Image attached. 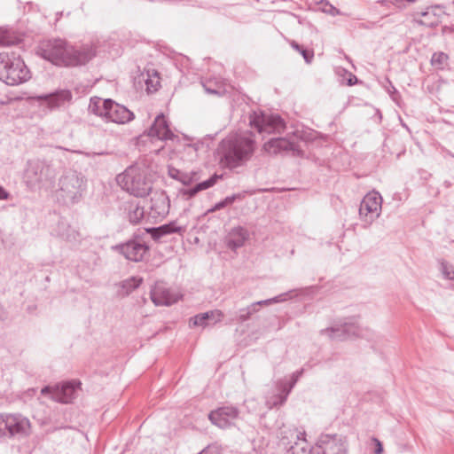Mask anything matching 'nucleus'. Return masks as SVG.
<instances>
[{
  "instance_id": "nucleus-31",
  "label": "nucleus",
  "mask_w": 454,
  "mask_h": 454,
  "mask_svg": "<svg viewBox=\"0 0 454 454\" xmlns=\"http://www.w3.org/2000/svg\"><path fill=\"white\" fill-rule=\"evenodd\" d=\"M144 207H139L138 205L129 206L128 218L131 223L137 224L140 223V221L144 218Z\"/></svg>"
},
{
  "instance_id": "nucleus-6",
  "label": "nucleus",
  "mask_w": 454,
  "mask_h": 454,
  "mask_svg": "<svg viewBox=\"0 0 454 454\" xmlns=\"http://www.w3.org/2000/svg\"><path fill=\"white\" fill-rule=\"evenodd\" d=\"M56 176V169L49 161L34 159L27 161L25 178L31 185L50 183Z\"/></svg>"
},
{
  "instance_id": "nucleus-10",
  "label": "nucleus",
  "mask_w": 454,
  "mask_h": 454,
  "mask_svg": "<svg viewBox=\"0 0 454 454\" xmlns=\"http://www.w3.org/2000/svg\"><path fill=\"white\" fill-rule=\"evenodd\" d=\"M249 122L259 133H281L286 129L284 121L278 115L254 113Z\"/></svg>"
},
{
  "instance_id": "nucleus-39",
  "label": "nucleus",
  "mask_w": 454,
  "mask_h": 454,
  "mask_svg": "<svg viewBox=\"0 0 454 454\" xmlns=\"http://www.w3.org/2000/svg\"><path fill=\"white\" fill-rule=\"evenodd\" d=\"M302 372H303V370H300V371H297V372L293 373L292 378H291V381L289 382V387H288V389H287V394H290V392L292 391L293 387L297 383L299 378L301 376Z\"/></svg>"
},
{
  "instance_id": "nucleus-54",
  "label": "nucleus",
  "mask_w": 454,
  "mask_h": 454,
  "mask_svg": "<svg viewBox=\"0 0 454 454\" xmlns=\"http://www.w3.org/2000/svg\"><path fill=\"white\" fill-rule=\"evenodd\" d=\"M309 454H313L311 451Z\"/></svg>"
},
{
  "instance_id": "nucleus-44",
  "label": "nucleus",
  "mask_w": 454,
  "mask_h": 454,
  "mask_svg": "<svg viewBox=\"0 0 454 454\" xmlns=\"http://www.w3.org/2000/svg\"><path fill=\"white\" fill-rule=\"evenodd\" d=\"M9 197V193L0 186V200H6Z\"/></svg>"
},
{
  "instance_id": "nucleus-35",
  "label": "nucleus",
  "mask_w": 454,
  "mask_h": 454,
  "mask_svg": "<svg viewBox=\"0 0 454 454\" xmlns=\"http://www.w3.org/2000/svg\"><path fill=\"white\" fill-rule=\"evenodd\" d=\"M142 283V278L137 277H132L122 282V288L125 289L126 293L129 294L137 288Z\"/></svg>"
},
{
  "instance_id": "nucleus-16",
  "label": "nucleus",
  "mask_w": 454,
  "mask_h": 454,
  "mask_svg": "<svg viewBox=\"0 0 454 454\" xmlns=\"http://www.w3.org/2000/svg\"><path fill=\"white\" fill-rule=\"evenodd\" d=\"M152 301L156 306H169L179 300V295L173 293L162 282L156 283L151 290Z\"/></svg>"
},
{
  "instance_id": "nucleus-27",
  "label": "nucleus",
  "mask_w": 454,
  "mask_h": 454,
  "mask_svg": "<svg viewBox=\"0 0 454 454\" xmlns=\"http://www.w3.org/2000/svg\"><path fill=\"white\" fill-rule=\"evenodd\" d=\"M207 93L216 96H223L227 92L226 84L219 79H209L202 83Z\"/></svg>"
},
{
  "instance_id": "nucleus-25",
  "label": "nucleus",
  "mask_w": 454,
  "mask_h": 454,
  "mask_svg": "<svg viewBox=\"0 0 454 454\" xmlns=\"http://www.w3.org/2000/svg\"><path fill=\"white\" fill-rule=\"evenodd\" d=\"M57 235L70 243L79 242L81 239L80 233L65 222L59 223Z\"/></svg>"
},
{
  "instance_id": "nucleus-26",
  "label": "nucleus",
  "mask_w": 454,
  "mask_h": 454,
  "mask_svg": "<svg viewBox=\"0 0 454 454\" xmlns=\"http://www.w3.org/2000/svg\"><path fill=\"white\" fill-rule=\"evenodd\" d=\"M111 99H102L98 97L91 98L90 100L88 110L90 114L106 119L108 105Z\"/></svg>"
},
{
  "instance_id": "nucleus-17",
  "label": "nucleus",
  "mask_w": 454,
  "mask_h": 454,
  "mask_svg": "<svg viewBox=\"0 0 454 454\" xmlns=\"http://www.w3.org/2000/svg\"><path fill=\"white\" fill-rule=\"evenodd\" d=\"M322 449V452L318 454H347V447L340 436L323 435L317 443Z\"/></svg>"
},
{
  "instance_id": "nucleus-4",
  "label": "nucleus",
  "mask_w": 454,
  "mask_h": 454,
  "mask_svg": "<svg viewBox=\"0 0 454 454\" xmlns=\"http://www.w3.org/2000/svg\"><path fill=\"white\" fill-rule=\"evenodd\" d=\"M30 71L23 59L14 54L0 53V80L7 85L14 86L27 82Z\"/></svg>"
},
{
  "instance_id": "nucleus-42",
  "label": "nucleus",
  "mask_w": 454,
  "mask_h": 454,
  "mask_svg": "<svg viewBox=\"0 0 454 454\" xmlns=\"http://www.w3.org/2000/svg\"><path fill=\"white\" fill-rule=\"evenodd\" d=\"M372 441L376 444V448L374 450V453L375 454H382V452H383L382 443L377 438H373Z\"/></svg>"
},
{
  "instance_id": "nucleus-29",
  "label": "nucleus",
  "mask_w": 454,
  "mask_h": 454,
  "mask_svg": "<svg viewBox=\"0 0 454 454\" xmlns=\"http://www.w3.org/2000/svg\"><path fill=\"white\" fill-rule=\"evenodd\" d=\"M415 20L427 27H434L439 23V19L434 12L433 8H427L425 12L417 13Z\"/></svg>"
},
{
  "instance_id": "nucleus-1",
  "label": "nucleus",
  "mask_w": 454,
  "mask_h": 454,
  "mask_svg": "<svg viewBox=\"0 0 454 454\" xmlns=\"http://www.w3.org/2000/svg\"><path fill=\"white\" fill-rule=\"evenodd\" d=\"M37 53L57 66L80 67L94 58L96 51L90 44L74 46L65 40L52 39L42 42Z\"/></svg>"
},
{
  "instance_id": "nucleus-28",
  "label": "nucleus",
  "mask_w": 454,
  "mask_h": 454,
  "mask_svg": "<svg viewBox=\"0 0 454 454\" xmlns=\"http://www.w3.org/2000/svg\"><path fill=\"white\" fill-rule=\"evenodd\" d=\"M219 178V176L214 175L207 180L200 182L192 188L184 190L183 193L184 195H186L188 198H192L195 196L199 192L212 187Z\"/></svg>"
},
{
  "instance_id": "nucleus-32",
  "label": "nucleus",
  "mask_w": 454,
  "mask_h": 454,
  "mask_svg": "<svg viewBox=\"0 0 454 454\" xmlns=\"http://www.w3.org/2000/svg\"><path fill=\"white\" fill-rule=\"evenodd\" d=\"M242 195L240 193L233 194L231 196L226 197L222 201L216 203L213 207L207 210L208 213L215 212L220 210L227 206L231 205L236 200L242 199Z\"/></svg>"
},
{
  "instance_id": "nucleus-33",
  "label": "nucleus",
  "mask_w": 454,
  "mask_h": 454,
  "mask_svg": "<svg viewBox=\"0 0 454 454\" xmlns=\"http://www.w3.org/2000/svg\"><path fill=\"white\" fill-rule=\"evenodd\" d=\"M449 57L443 52H435L431 58V64L433 67L438 69H443L447 65Z\"/></svg>"
},
{
  "instance_id": "nucleus-45",
  "label": "nucleus",
  "mask_w": 454,
  "mask_h": 454,
  "mask_svg": "<svg viewBox=\"0 0 454 454\" xmlns=\"http://www.w3.org/2000/svg\"><path fill=\"white\" fill-rule=\"evenodd\" d=\"M288 387H289V383L288 384L281 383V385H280L281 393L280 394H286V390L288 389Z\"/></svg>"
},
{
  "instance_id": "nucleus-38",
  "label": "nucleus",
  "mask_w": 454,
  "mask_h": 454,
  "mask_svg": "<svg viewBox=\"0 0 454 454\" xmlns=\"http://www.w3.org/2000/svg\"><path fill=\"white\" fill-rule=\"evenodd\" d=\"M285 300H286V294H279V295L275 296L270 299L256 301L255 303L257 306H268V305H271L273 303L281 302Z\"/></svg>"
},
{
  "instance_id": "nucleus-21",
  "label": "nucleus",
  "mask_w": 454,
  "mask_h": 454,
  "mask_svg": "<svg viewBox=\"0 0 454 454\" xmlns=\"http://www.w3.org/2000/svg\"><path fill=\"white\" fill-rule=\"evenodd\" d=\"M39 98L45 100L51 108H54L70 101L72 94L68 90H60L51 94L40 96Z\"/></svg>"
},
{
  "instance_id": "nucleus-34",
  "label": "nucleus",
  "mask_w": 454,
  "mask_h": 454,
  "mask_svg": "<svg viewBox=\"0 0 454 454\" xmlns=\"http://www.w3.org/2000/svg\"><path fill=\"white\" fill-rule=\"evenodd\" d=\"M146 84V90L149 92L156 91L160 86V78L158 76V73L153 71V76L151 77L150 74H147V78L145 80Z\"/></svg>"
},
{
  "instance_id": "nucleus-22",
  "label": "nucleus",
  "mask_w": 454,
  "mask_h": 454,
  "mask_svg": "<svg viewBox=\"0 0 454 454\" xmlns=\"http://www.w3.org/2000/svg\"><path fill=\"white\" fill-rule=\"evenodd\" d=\"M184 231V227L177 226L176 222H171L156 228L147 229V231L151 234L154 240H160L166 235L172 233H181Z\"/></svg>"
},
{
  "instance_id": "nucleus-5",
  "label": "nucleus",
  "mask_w": 454,
  "mask_h": 454,
  "mask_svg": "<svg viewBox=\"0 0 454 454\" xmlns=\"http://www.w3.org/2000/svg\"><path fill=\"white\" fill-rule=\"evenodd\" d=\"M121 189L136 197H145L152 190V183L145 171L138 166H130L116 177Z\"/></svg>"
},
{
  "instance_id": "nucleus-9",
  "label": "nucleus",
  "mask_w": 454,
  "mask_h": 454,
  "mask_svg": "<svg viewBox=\"0 0 454 454\" xmlns=\"http://www.w3.org/2000/svg\"><path fill=\"white\" fill-rule=\"evenodd\" d=\"M263 150L270 154L277 153H292L294 156H301L298 137L295 133L290 137H275L270 139L263 145Z\"/></svg>"
},
{
  "instance_id": "nucleus-43",
  "label": "nucleus",
  "mask_w": 454,
  "mask_h": 454,
  "mask_svg": "<svg viewBox=\"0 0 454 454\" xmlns=\"http://www.w3.org/2000/svg\"><path fill=\"white\" fill-rule=\"evenodd\" d=\"M258 306L256 305L255 302L252 303L251 305H249L248 307L246 308V310L247 312H249V315L252 316L254 313H256L258 312Z\"/></svg>"
},
{
  "instance_id": "nucleus-8",
  "label": "nucleus",
  "mask_w": 454,
  "mask_h": 454,
  "mask_svg": "<svg viewBox=\"0 0 454 454\" xmlns=\"http://www.w3.org/2000/svg\"><path fill=\"white\" fill-rule=\"evenodd\" d=\"M0 424L6 435L10 437L27 435L31 427L29 419L19 413L1 414Z\"/></svg>"
},
{
  "instance_id": "nucleus-24",
  "label": "nucleus",
  "mask_w": 454,
  "mask_h": 454,
  "mask_svg": "<svg viewBox=\"0 0 454 454\" xmlns=\"http://www.w3.org/2000/svg\"><path fill=\"white\" fill-rule=\"evenodd\" d=\"M151 209L159 216H164L169 210V200L164 192L155 194L151 200Z\"/></svg>"
},
{
  "instance_id": "nucleus-11",
  "label": "nucleus",
  "mask_w": 454,
  "mask_h": 454,
  "mask_svg": "<svg viewBox=\"0 0 454 454\" xmlns=\"http://www.w3.org/2000/svg\"><path fill=\"white\" fill-rule=\"evenodd\" d=\"M113 249L122 254L127 260L141 262L147 254L149 247L140 239H130L113 247Z\"/></svg>"
},
{
  "instance_id": "nucleus-7",
  "label": "nucleus",
  "mask_w": 454,
  "mask_h": 454,
  "mask_svg": "<svg viewBox=\"0 0 454 454\" xmlns=\"http://www.w3.org/2000/svg\"><path fill=\"white\" fill-rule=\"evenodd\" d=\"M382 197L377 192L367 193L361 201L359 215L364 227H369L380 215Z\"/></svg>"
},
{
  "instance_id": "nucleus-30",
  "label": "nucleus",
  "mask_w": 454,
  "mask_h": 454,
  "mask_svg": "<svg viewBox=\"0 0 454 454\" xmlns=\"http://www.w3.org/2000/svg\"><path fill=\"white\" fill-rule=\"evenodd\" d=\"M19 37L12 31L8 29L0 30V45L1 46H12L19 43Z\"/></svg>"
},
{
  "instance_id": "nucleus-18",
  "label": "nucleus",
  "mask_w": 454,
  "mask_h": 454,
  "mask_svg": "<svg viewBox=\"0 0 454 454\" xmlns=\"http://www.w3.org/2000/svg\"><path fill=\"white\" fill-rule=\"evenodd\" d=\"M134 118V114L126 106L111 99V104L108 105L106 112V120L117 124H125L132 121Z\"/></svg>"
},
{
  "instance_id": "nucleus-23",
  "label": "nucleus",
  "mask_w": 454,
  "mask_h": 454,
  "mask_svg": "<svg viewBox=\"0 0 454 454\" xmlns=\"http://www.w3.org/2000/svg\"><path fill=\"white\" fill-rule=\"evenodd\" d=\"M248 234L247 230L242 227H237L231 231L229 235L226 238V244L229 248L231 250H236L239 247H241L246 239H247Z\"/></svg>"
},
{
  "instance_id": "nucleus-3",
  "label": "nucleus",
  "mask_w": 454,
  "mask_h": 454,
  "mask_svg": "<svg viewBox=\"0 0 454 454\" xmlns=\"http://www.w3.org/2000/svg\"><path fill=\"white\" fill-rule=\"evenodd\" d=\"M86 187L84 176L74 170L65 172L59 179L55 190L57 200L64 205H73L80 201Z\"/></svg>"
},
{
  "instance_id": "nucleus-52",
  "label": "nucleus",
  "mask_w": 454,
  "mask_h": 454,
  "mask_svg": "<svg viewBox=\"0 0 454 454\" xmlns=\"http://www.w3.org/2000/svg\"><path fill=\"white\" fill-rule=\"evenodd\" d=\"M388 2H389L388 0H381V1H380V3H381L382 4H385L386 3H388Z\"/></svg>"
},
{
  "instance_id": "nucleus-53",
  "label": "nucleus",
  "mask_w": 454,
  "mask_h": 454,
  "mask_svg": "<svg viewBox=\"0 0 454 454\" xmlns=\"http://www.w3.org/2000/svg\"><path fill=\"white\" fill-rule=\"evenodd\" d=\"M301 450H302V451H305V450H306V448H305V447H301Z\"/></svg>"
},
{
  "instance_id": "nucleus-48",
  "label": "nucleus",
  "mask_w": 454,
  "mask_h": 454,
  "mask_svg": "<svg viewBox=\"0 0 454 454\" xmlns=\"http://www.w3.org/2000/svg\"><path fill=\"white\" fill-rule=\"evenodd\" d=\"M291 46H292L294 50H296L297 48H299L300 44H298L296 42L293 41V42L291 43Z\"/></svg>"
},
{
  "instance_id": "nucleus-12",
  "label": "nucleus",
  "mask_w": 454,
  "mask_h": 454,
  "mask_svg": "<svg viewBox=\"0 0 454 454\" xmlns=\"http://www.w3.org/2000/svg\"><path fill=\"white\" fill-rule=\"evenodd\" d=\"M80 382H67L61 386L44 387L41 390V394L43 395H49L54 401L68 403L75 397L76 388L80 386Z\"/></svg>"
},
{
  "instance_id": "nucleus-20",
  "label": "nucleus",
  "mask_w": 454,
  "mask_h": 454,
  "mask_svg": "<svg viewBox=\"0 0 454 454\" xmlns=\"http://www.w3.org/2000/svg\"><path fill=\"white\" fill-rule=\"evenodd\" d=\"M224 314L220 309L209 310L205 313L198 314L190 318V326H202L206 327L210 324L220 322Z\"/></svg>"
},
{
  "instance_id": "nucleus-15",
  "label": "nucleus",
  "mask_w": 454,
  "mask_h": 454,
  "mask_svg": "<svg viewBox=\"0 0 454 454\" xmlns=\"http://www.w3.org/2000/svg\"><path fill=\"white\" fill-rule=\"evenodd\" d=\"M305 431H300L294 427L283 426L279 428L278 437L279 444L283 446L287 452L293 451L294 445H297L300 441L307 442Z\"/></svg>"
},
{
  "instance_id": "nucleus-41",
  "label": "nucleus",
  "mask_w": 454,
  "mask_h": 454,
  "mask_svg": "<svg viewBox=\"0 0 454 454\" xmlns=\"http://www.w3.org/2000/svg\"><path fill=\"white\" fill-rule=\"evenodd\" d=\"M301 54L304 58L305 61L309 64L314 58V52L306 49L301 50Z\"/></svg>"
},
{
  "instance_id": "nucleus-50",
  "label": "nucleus",
  "mask_w": 454,
  "mask_h": 454,
  "mask_svg": "<svg viewBox=\"0 0 454 454\" xmlns=\"http://www.w3.org/2000/svg\"><path fill=\"white\" fill-rule=\"evenodd\" d=\"M208 454H216L215 449L211 450Z\"/></svg>"
},
{
  "instance_id": "nucleus-13",
  "label": "nucleus",
  "mask_w": 454,
  "mask_h": 454,
  "mask_svg": "<svg viewBox=\"0 0 454 454\" xmlns=\"http://www.w3.org/2000/svg\"><path fill=\"white\" fill-rule=\"evenodd\" d=\"M363 329L356 323H344L340 325L333 326L321 330V334H326L332 340H344L352 337H363Z\"/></svg>"
},
{
  "instance_id": "nucleus-2",
  "label": "nucleus",
  "mask_w": 454,
  "mask_h": 454,
  "mask_svg": "<svg viewBox=\"0 0 454 454\" xmlns=\"http://www.w3.org/2000/svg\"><path fill=\"white\" fill-rule=\"evenodd\" d=\"M256 149L254 135L252 132L230 134L219 145L221 162L228 168L244 166L249 161Z\"/></svg>"
},
{
  "instance_id": "nucleus-36",
  "label": "nucleus",
  "mask_w": 454,
  "mask_h": 454,
  "mask_svg": "<svg viewBox=\"0 0 454 454\" xmlns=\"http://www.w3.org/2000/svg\"><path fill=\"white\" fill-rule=\"evenodd\" d=\"M440 270L444 278L454 280V266L445 261L440 262Z\"/></svg>"
},
{
  "instance_id": "nucleus-51",
  "label": "nucleus",
  "mask_w": 454,
  "mask_h": 454,
  "mask_svg": "<svg viewBox=\"0 0 454 454\" xmlns=\"http://www.w3.org/2000/svg\"><path fill=\"white\" fill-rule=\"evenodd\" d=\"M301 50H303V47L302 46H299V48L296 49L297 51H299L301 53Z\"/></svg>"
},
{
  "instance_id": "nucleus-19",
  "label": "nucleus",
  "mask_w": 454,
  "mask_h": 454,
  "mask_svg": "<svg viewBox=\"0 0 454 454\" xmlns=\"http://www.w3.org/2000/svg\"><path fill=\"white\" fill-rule=\"evenodd\" d=\"M147 136L159 140H169L174 137V134L170 130L168 123L162 114L155 118L153 123L147 130Z\"/></svg>"
},
{
  "instance_id": "nucleus-49",
  "label": "nucleus",
  "mask_w": 454,
  "mask_h": 454,
  "mask_svg": "<svg viewBox=\"0 0 454 454\" xmlns=\"http://www.w3.org/2000/svg\"><path fill=\"white\" fill-rule=\"evenodd\" d=\"M2 436H6V433L3 430L2 425L0 424V437Z\"/></svg>"
},
{
  "instance_id": "nucleus-46",
  "label": "nucleus",
  "mask_w": 454,
  "mask_h": 454,
  "mask_svg": "<svg viewBox=\"0 0 454 454\" xmlns=\"http://www.w3.org/2000/svg\"><path fill=\"white\" fill-rule=\"evenodd\" d=\"M401 0H394L393 2H391L394 5L397 6L398 8H402L403 7L402 4H401Z\"/></svg>"
},
{
  "instance_id": "nucleus-37",
  "label": "nucleus",
  "mask_w": 454,
  "mask_h": 454,
  "mask_svg": "<svg viewBox=\"0 0 454 454\" xmlns=\"http://www.w3.org/2000/svg\"><path fill=\"white\" fill-rule=\"evenodd\" d=\"M288 395L289 394H287V391L286 394L276 395L267 402V404L270 406V408L283 405L286 401Z\"/></svg>"
},
{
  "instance_id": "nucleus-40",
  "label": "nucleus",
  "mask_w": 454,
  "mask_h": 454,
  "mask_svg": "<svg viewBox=\"0 0 454 454\" xmlns=\"http://www.w3.org/2000/svg\"><path fill=\"white\" fill-rule=\"evenodd\" d=\"M250 317H251V316L249 315V312H247L246 310V308H245V309H241L239 311V315L237 317V319H238L239 322L243 323V322L248 320Z\"/></svg>"
},
{
  "instance_id": "nucleus-47",
  "label": "nucleus",
  "mask_w": 454,
  "mask_h": 454,
  "mask_svg": "<svg viewBox=\"0 0 454 454\" xmlns=\"http://www.w3.org/2000/svg\"><path fill=\"white\" fill-rule=\"evenodd\" d=\"M328 12H331L333 15L339 12L338 10L332 5L330 6V10Z\"/></svg>"
},
{
  "instance_id": "nucleus-14",
  "label": "nucleus",
  "mask_w": 454,
  "mask_h": 454,
  "mask_svg": "<svg viewBox=\"0 0 454 454\" xmlns=\"http://www.w3.org/2000/svg\"><path fill=\"white\" fill-rule=\"evenodd\" d=\"M239 411L235 406H223L212 411L208 419L212 424L225 429L233 425V421L239 417Z\"/></svg>"
}]
</instances>
